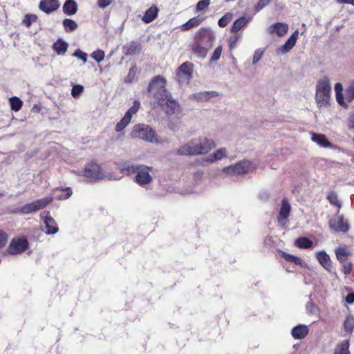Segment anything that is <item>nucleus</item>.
<instances>
[{"label":"nucleus","instance_id":"obj_1","mask_svg":"<svg viewBox=\"0 0 354 354\" xmlns=\"http://www.w3.org/2000/svg\"><path fill=\"white\" fill-rule=\"evenodd\" d=\"M166 80L161 76L155 77L150 82L148 91L158 101L160 106L166 105L165 112L172 115L178 111V104L165 88Z\"/></svg>","mask_w":354,"mask_h":354},{"label":"nucleus","instance_id":"obj_2","mask_svg":"<svg viewBox=\"0 0 354 354\" xmlns=\"http://www.w3.org/2000/svg\"><path fill=\"white\" fill-rule=\"evenodd\" d=\"M216 147L214 141L206 137L195 138L181 145L177 151L179 156L205 155Z\"/></svg>","mask_w":354,"mask_h":354},{"label":"nucleus","instance_id":"obj_3","mask_svg":"<svg viewBox=\"0 0 354 354\" xmlns=\"http://www.w3.org/2000/svg\"><path fill=\"white\" fill-rule=\"evenodd\" d=\"M213 35L206 28H201L196 35V40L192 46L195 56L204 59L214 40Z\"/></svg>","mask_w":354,"mask_h":354},{"label":"nucleus","instance_id":"obj_4","mask_svg":"<svg viewBox=\"0 0 354 354\" xmlns=\"http://www.w3.org/2000/svg\"><path fill=\"white\" fill-rule=\"evenodd\" d=\"M331 86L328 77L320 79L316 86L315 101L319 108L327 107L330 104Z\"/></svg>","mask_w":354,"mask_h":354},{"label":"nucleus","instance_id":"obj_5","mask_svg":"<svg viewBox=\"0 0 354 354\" xmlns=\"http://www.w3.org/2000/svg\"><path fill=\"white\" fill-rule=\"evenodd\" d=\"M131 136L145 140L151 143H158L155 131L150 127L145 124H137L134 126Z\"/></svg>","mask_w":354,"mask_h":354},{"label":"nucleus","instance_id":"obj_6","mask_svg":"<svg viewBox=\"0 0 354 354\" xmlns=\"http://www.w3.org/2000/svg\"><path fill=\"white\" fill-rule=\"evenodd\" d=\"M53 201V198L51 196L39 198L18 208L16 212L21 214H28L46 207Z\"/></svg>","mask_w":354,"mask_h":354},{"label":"nucleus","instance_id":"obj_7","mask_svg":"<svg viewBox=\"0 0 354 354\" xmlns=\"http://www.w3.org/2000/svg\"><path fill=\"white\" fill-rule=\"evenodd\" d=\"M255 168V165L252 162L242 160L234 165L225 167L223 171L229 175H243L253 171Z\"/></svg>","mask_w":354,"mask_h":354},{"label":"nucleus","instance_id":"obj_8","mask_svg":"<svg viewBox=\"0 0 354 354\" xmlns=\"http://www.w3.org/2000/svg\"><path fill=\"white\" fill-rule=\"evenodd\" d=\"M82 174L88 181H95L104 177V174L101 167L93 162L88 163L85 166L84 169L80 171L79 175Z\"/></svg>","mask_w":354,"mask_h":354},{"label":"nucleus","instance_id":"obj_9","mask_svg":"<svg viewBox=\"0 0 354 354\" xmlns=\"http://www.w3.org/2000/svg\"><path fill=\"white\" fill-rule=\"evenodd\" d=\"M193 64L185 62L179 66L176 72L177 80L180 84L187 85L192 77Z\"/></svg>","mask_w":354,"mask_h":354},{"label":"nucleus","instance_id":"obj_10","mask_svg":"<svg viewBox=\"0 0 354 354\" xmlns=\"http://www.w3.org/2000/svg\"><path fill=\"white\" fill-rule=\"evenodd\" d=\"M153 170L151 167L144 165H139L135 176V181L141 186L147 185L151 183L152 176L150 172Z\"/></svg>","mask_w":354,"mask_h":354},{"label":"nucleus","instance_id":"obj_11","mask_svg":"<svg viewBox=\"0 0 354 354\" xmlns=\"http://www.w3.org/2000/svg\"><path fill=\"white\" fill-rule=\"evenodd\" d=\"M329 226L335 232H346L349 229L348 222L344 221L342 215L339 214V210L336 215L329 221Z\"/></svg>","mask_w":354,"mask_h":354},{"label":"nucleus","instance_id":"obj_12","mask_svg":"<svg viewBox=\"0 0 354 354\" xmlns=\"http://www.w3.org/2000/svg\"><path fill=\"white\" fill-rule=\"evenodd\" d=\"M28 245L26 239L23 237L15 238L11 241L7 252L10 254H20L27 249Z\"/></svg>","mask_w":354,"mask_h":354},{"label":"nucleus","instance_id":"obj_13","mask_svg":"<svg viewBox=\"0 0 354 354\" xmlns=\"http://www.w3.org/2000/svg\"><path fill=\"white\" fill-rule=\"evenodd\" d=\"M40 216L44 220L45 223V228L47 230L46 233L48 234H55L58 232V227L55 223V221L49 215V212H43L40 214Z\"/></svg>","mask_w":354,"mask_h":354},{"label":"nucleus","instance_id":"obj_14","mask_svg":"<svg viewBox=\"0 0 354 354\" xmlns=\"http://www.w3.org/2000/svg\"><path fill=\"white\" fill-rule=\"evenodd\" d=\"M299 37V30H296L288 38L286 42L280 48L277 49L278 54H286L289 52L295 45Z\"/></svg>","mask_w":354,"mask_h":354},{"label":"nucleus","instance_id":"obj_15","mask_svg":"<svg viewBox=\"0 0 354 354\" xmlns=\"http://www.w3.org/2000/svg\"><path fill=\"white\" fill-rule=\"evenodd\" d=\"M290 209L291 207L288 201L283 199L282 201L281 207L277 218L278 223L280 225L283 226L286 224V219L290 214Z\"/></svg>","mask_w":354,"mask_h":354},{"label":"nucleus","instance_id":"obj_16","mask_svg":"<svg viewBox=\"0 0 354 354\" xmlns=\"http://www.w3.org/2000/svg\"><path fill=\"white\" fill-rule=\"evenodd\" d=\"M59 6L58 0H41L39 8L45 13L49 14L56 10Z\"/></svg>","mask_w":354,"mask_h":354},{"label":"nucleus","instance_id":"obj_17","mask_svg":"<svg viewBox=\"0 0 354 354\" xmlns=\"http://www.w3.org/2000/svg\"><path fill=\"white\" fill-rule=\"evenodd\" d=\"M288 30V25L286 23L278 22L271 25L268 31L270 33H276L279 37L285 35Z\"/></svg>","mask_w":354,"mask_h":354},{"label":"nucleus","instance_id":"obj_18","mask_svg":"<svg viewBox=\"0 0 354 354\" xmlns=\"http://www.w3.org/2000/svg\"><path fill=\"white\" fill-rule=\"evenodd\" d=\"M227 156V150L225 147L217 149L212 154L207 157L204 161L208 163H213L214 162L221 160Z\"/></svg>","mask_w":354,"mask_h":354},{"label":"nucleus","instance_id":"obj_19","mask_svg":"<svg viewBox=\"0 0 354 354\" xmlns=\"http://www.w3.org/2000/svg\"><path fill=\"white\" fill-rule=\"evenodd\" d=\"M311 140L322 147L330 148L332 147V144L324 134L313 133H311Z\"/></svg>","mask_w":354,"mask_h":354},{"label":"nucleus","instance_id":"obj_20","mask_svg":"<svg viewBox=\"0 0 354 354\" xmlns=\"http://www.w3.org/2000/svg\"><path fill=\"white\" fill-rule=\"evenodd\" d=\"M308 333L307 326L299 324L292 329L291 334L295 339H301L304 338Z\"/></svg>","mask_w":354,"mask_h":354},{"label":"nucleus","instance_id":"obj_21","mask_svg":"<svg viewBox=\"0 0 354 354\" xmlns=\"http://www.w3.org/2000/svg\"><path fill=\"white\" fill-rule=\"evenodd\" d=\"M317 259L320 264L328 271L331 272L333 266L329 256L324 251L317 254Z\"/></svg>","mask_w":354,"mask_h":354},{"label":"nucleus","instance_id":"obj_22","mask_svg":"<svg viewBox=\"0 0 354 354\" xmlns=\"http://www.w3.org/2000/svg\"><path fill=\"white\" fill-rule=\"evenodd\" d=\"M139 165H133L129 162L122 163L119 166V169L124 175L129 176L136 174L138 169Z\"/></svg>","mask_w":354,"mask_h":354},{"label":"nucleus","instance_id":"obj_23","mask_svg":"<svg viewBox=\"0 0 354 354\" xmlns=\"http://www.w3.org/2000/svg\"><path fill=\"white\" fill-rule=\"evenodd\" d=\"M204 20V18L200 17H195L192 19H190L189 21H187L184 24L181 25L180 28L182 31H187L190 29H192L194 27H196L199 26L203 21Z\"/></svg>","mask_w":354,"mask_h":354},{"label":"nucleus","instance_id":"obj_24","mask_svg":"<svg viewBox=\"0 0 354 354\" xmlns=\"http://www.w3.org/2000/svg\"><path fill=\"white\" fill-rule=\"evenodd\" d=\"M336 257L340 263L346 261L347 257L351 254L348 248L346 245L338 247L335 249Z\"/></svg>","mask_w":354,"mask_h":354},{"label":"nucleus","instance_id":"obj_25","mask_svg":"<svg viewBox=\"0 0 354 354\" xmlns=\"http://www.w3.org/2000/svg\"><path fill=\"white\" fill-rule=\"evenodd\" d=\"M158 10L156 6H152L145 13L142 21L145 23H150L154 20L158 15Z\"/></svg>","mask_w":354,"mask_h":354},{"label":"nucleus","instance_id":"obj_26","mask_svg":"<svg viewBox=\"0 0 354 354\" xmlns=\"http://www.w3.org/2000/svg\"><path fill=\"white\" fill-rule=\"evenodd\" d=\"M63 10L68 15H73L77 12V5L74 0H66L63 6Z\"/></svg>","mask_w":354,"mask_h":354},{"label":"nucleus","instance_id":"obj_27","mask_svg":"<svg viewBox=\"0 0 354 354\" xmlns=\"http://www.w3.org/2000/svg\"><path fill=\"white\" fill-rule=\"evenodd\" d=\"M124 48L126 55H137L140 53L141 46L140 44L132 41L128 43Z\"/></svg>","mask_w":354,"mask_h":354},{"label":"nucleus","instance_id":"obj_28","mask_svg":"<svg viewBox=\"0 0 354 354\" xmlns=\"http://www.w3.org/2000/svg\"><path fill=\"white\" fill-rule=\"evenodd\" d=\"M216 93L214 91H203L192 95L191 98L200 102H205L208 100L210 97L214 96Z\"/></svg>","mask_w":354,"mask_h":354},{"label":"nucleus","instance_id":"obj_29","mask_svg":"<svg viewBox=\"0 0 354 354\" xmlns=\"http://www.w3.org/2000/svg\"><path fill=\"white\" fill-rule=\"evenodd\" d=\"M250 19H247L245 17H240L234 21L233 25L231 28L232 32H237L241 28L245 27L249 22Z\"/></svg>","mask_w":354,"mask_h":354},{"label":"nucleus","instance_id":"obj_30","mask_svg":"<svg viewBox=\"0 0 354 354\" xmlns=\"http://www.w3.org/2000/svg\"><path fill=\"white\" fill-rule=\"evenodd\" d=\"M334 354H350L348 340L339 343L335 347Z\"/></svg>","mask_w":354,"mask_h":354},{"label":"nucleus","instance_id":"obj_31","mask_svg":"<svg viewBox=\"0 0 354 354\" xmlns=\"http://www.w3.org/2000/svg\"><path fill=\"white\" fill-rule=\"evenodd\" d=\"M68 48V44L59 39L53 44V49L58 55H64Z\"/></svg>","mask_w":354,"mask_h":354},{"label":"nucleus","instance_id":"obj_32","mask_svg":"<svg viewBox=\"0 0 354 354\" xmlns=\"http://www.w3.org/2000/svg\"><path fill=\"white\" fill-rule=\"evenodd\" d=\"M280 254L281 256L287 261L294 263L296 265L302 266L304 264L303 261L301 259L298 258L297 257H295L290 254H288L283 251H281Z\"/></svg>","mask_w":354,"mask_h":354},{"label":"nucleus","instance_id":"obj_33","mask_svg":"<svg viewBox=\"0 0 354 354\" xmlns=\"http://www.w3.org/2000/svg\"><path fill=\"white\" fill-rule=\"evenodd\" d=\"M131 118L129 114H125L122 119L117 123L115 126V131L119 132L123 130L131 122Z\"/></svg>","mask_w":354,"mask_h":354},{"label":"nucleus","instance_id":"obj_34","mask_svg":"<svg viewBox=\"0 0 354 354\" xmlns=\"http://www.w3.org/2000/svg\"><path fill=\"white\" fill-rule=\"evenodd\" d=\"M295 245L300 248H310L313 246V242L306 237H301L295 241Z\"/></svg>","mask_w":354,"mask_h":354},{"label":"nucleus","instance_id":"obj_35","mask_svg":"<svg viewBox=\"0 0 354 354\" xmlns=\"http://www.w3.org/2000/svg\"><path fill=\"white\" fill-rule=\"evenodd\" d=\"M344 328L348 333H351L354 330V317L352 315L346 317L344 322Z\"/></svg>","mask_w":354,"mask_h":354},{"label":"nucleus","instance_id":"obj_36","mask_svg":"<svg viewBox=\"0 0 354 354\" xmlns=\"http://www.w3.org/2000/svg\"><path fill=\"white\" fill-rule=\"evenodd\" d=\"M327 198L329 201V203L338 207V210L339 211V209L342 207V203L339 201L337 195L335 192H331L328 194Z\"/></svg>","mask_w":354,"mask_h":354},{"label":"nucleus","instance_id":"obj_37","mask_svg":"<svg viewBox=\"0 0 354 354\" xmlns=\"http://www.w3.org/2000/svg\"><path fill=\"white\" fill-rule=\"evenodd\" d=\"M63 26L67 32L73 31L77 28V24L71 19H65L63 21Z\"/></svg>","mask_w":354,"mask_h":354},{"label":"nucleus","instance_id":"obj_38","mask_svg":"<svg viewBox=\"0 0 354 354\" xmlns=\"http://www.w3.org/2000/svg\"><path fill=\"white\" fill-rule=\"evenodd\" d=\"M11 109L14 111H18L22 106V102L17 97H12L9 99Z\"/></svg>","mask_w":354,"mask_h":354},{"label":"nucleus","instance_id":"obj_39","mask_svg":"<svg viewBox=\"0 0 354 354\" xmlns=\"http://www.w3.org/2000/svg\"><path fill=\"white\" fill-rule=\"evenodd\" d=\"M346 98L348 102H351L354 99V80L349 83L346 91Z\"/></svg>","mask_w":354,"mask_h":354},{"label":"nucleus","instance_id":"obj_40","mask_svg":"<svg viewBox=\"0 0 354 354\" xmlns=\"http://www.w3.org/2000/svg\"><path fill=\"white\" fill-rule=\"evenodd\" d=\"M232 18V13H227L224 16H223L218 21V24L220 27L224 28L225 27L229 22L231 21Z\"/></svg>","mask_w":354,"mask_h":354},{"label":"nucleus","instance_id":"obj_41","mask_svg":"<svg viewBox=\"0 0 354 354\" xmlns=\"http://www.w3.org/2000/svg\"><path fill=\"white\" fill-rule=\"evenodd\" d=\"M37 19V17L35 15L30 14L26 15L23 19V24L26 27H29L32 23L36 21Z\"/></svg>","mask_w":354,"mask_h":354},{"label":"nucleus","instance_id":"obj_42","mask_svg":"<svg viewBox=\"0 0 354 354\" xmlns=\"http://www.w3.org/2000/svg\"><path fill=\"white\" fill-rule=\"evenodd\" d=\"M91 57L97 62H101L104 58V52L102 50H97L91 54Z\"/></svg>","mask_w":354,"mask_h":354},{"label":"nucleus","instance_id":"obj_43","mask_svg":"<svg viewBox=\"0 0 354 354\" xmlns=\"http://www.w3.org/2000/svg\"><path fill=\"white\" fill-rule=\"evenodd\" d=\"M210 4V0H201L199 1L196 6V11H201L205 10Z\"/></svg>","mask_w":354,"mask_h":354},{"label":"nucleus","instance_id":"obj_44","mask_svg":"<svg viewBox=\"0 0 354 354\" xmlns=\"http://www.w3.org/2000/svg\"><path fill=\"white\" fill-rule=\"evenodd\" d=\"M137 73V68L136 66H132L129 71V74L127 77L125 79V82L128 83H131L134 77H136V75Z\"/></svg>","mask_w":354,"mask_h":354},{"label":"nucleus","instance_id":"obj_45","mask_svg":"<svg viewBox=\"0 0 354 354\" xmlns=\"http://www.w3.org/2000/svg\"><path fill=\"white\" fill-rule=\"evenodd\" d=\"M84 90V87L82 85L77 84L75 85L71 91V95L73 97L77 98L80 96V95L82 93V92Z\"/></svg>","mask_w":354,"mask_h":354},{"label":"nucleus","instance_id":"obj_46","mask_svg":"<svg viewBox=\"0 0 354 354\" xmlns=\"http://www.w3.org/2000/svg\"><path fill=\"white\" fill-rule=\"evenodd\" d=\"M263 53H264V51L261 49H257L255 50L254 55H253V59H252V64L254 65H255L260 61V59L263 57Z\"/></svg>","mask_w":354,"mask_h":354},{"label":"nucleus","instance_id":"obj_47","mask_svg":"<svg viewBox=\"0 0 354 354\" xmlns=\"http://www.w3.org/2000/svg\"><path fill=\"white\" fill-rule=\"evenodd\" d=\"M140 104L138 101H134L133 105L127 111L125 114H129L131 118H132V115L135 114L140 109Z\"/></svg>","mask_w":354,"mask_h":354},{"label":"nucleus","instance_id":"obj_48","mask_svg":"<svg viewBox=\"0 0 354 354\" xmlns=\"http://www.w3.org/2000/svg\"><path fill=\"white\" fill-rule=\"evenodd\" d=\"M73 55L82 60L83 64L87 61V54L80 49L75 50Z\"/></svg>","mask_w":354,"mask_h":354},{"label":"nucleus","instance_id":"obj_49","mask_svg":"<svg viewBox=\"0 0 354 354\" xmlns=\"http://www.w3.org/2000/svg\"><path fill=\"white\" fill-rule=\"evenodd\" d=\"M8 240V236L4 231L0 230V249L3 248Z\"/></svg>","mask_w":354,"mask_h":354},{"label":"nucleus","instance_id":"obj_50","mask_svg":"<svg viewBox=\"0 0 354 354\" xmlns=\"http://www.w3.org/2000/svg\"><path fill=\"white\" fill-rule=\"evenodd\" d=\"M221 53H222V46H218V47H216L215 48V50L212 55L211 60L213 62L217 61L220 58Z\"/></svg>","mask_w":354,"mask_h":354},{"label":"nucleus","instance_id":"obj_51","mask_svg":"<svg viewBox=\"0 0 354 354\" xmlns=\"http://www.w3.org/2000/svg\"><path fill=\"white\" fill-rule=\"evenodd\" d=\"M240 37L239 35H234L230 37L228 39V45L230 49H232L236 46V44L239 41Z\"/></svg>","mask_w":354,"mask_h":354},{"label":"nucleus","instance_id":"obj_52","mask_svg":"<svg viewBox=\"0 0 354 354\" xmlns=\"http://www.w3.org/2000/svg\"><path fill=\"white\" fill-rule=\"evenodd\" d=\"M62 191H64V189H62ZM64 192H66L65 194H60L57 196L59 200H66L72 195V190L69 187L66 188Z\"/></svg>","mask_w":354,"mask_h":354},{"label":"nucleus","instance_id":"obj_53","mask_svg":"<svg viewBox=\"0 0 354 354\" xmlns=\"http://www.w3.org/2000/svg\"><path fill=\"white\" fill-rule=\"evenodd\" d=\"M342 266V271L345 274H348L351 273L352 270V264L351 262H344Z\"/></svg>","mask_w":354,"mask_h":354},{"label":"nucleus","instance_id":"obj_54","mask_svg":"<svg viewBox=\"0 0 354 354\" xmlns=\"http://www.w3.org/2000/svg\"><path fill=\"white\" fill-rule=\"evenodd\" d=\"M270 2V0H259L256 6V10L259 11L263 9L265 6L268 5Z\"/></svg>","mask_w":354,"mask_h":354},{"label":"nucleus","instance_id":"obj_55","mask_svg":"<svg viewBox=\"0 0 354 354\" xmlns=\"http://www.w3.org/2000/svg\"><path fill=\"white\" fill-rule=\"evenodd\" d=\"M203 171L198 170L194 173L193 178L196 183H198V181H200L201 180V178H203Z\"/></svg>","mask_w":354,"mask_h":354},{"label":"nucleus","instance_id":"obj_56","mask_svg":"<svg viewBox=\"0 0 354 354\" xmlns=\"http://www.w3.org/2000/svg\"><path fill=\"white\" fill-rule=\"evenodd\" d=\"M306 310L308 313H315L316 307L313 302H310V301L308 302L306 304Z\"/></svg>","mask_w":354,"mask_h":354},{"label":"nucleus","instance_id":"obj_57","mask_svg":"<svg viewBox=\"0 0 354 354\" xmlns=\"http://www.w3.org/2000/svg\"><path fill=\"white\" fill-rule=\"evenodd\" d=\"M336 100L341 106H346V104L344 101L343 93L336 94Z\"/></svg>","mask_w":354,"mask_h":354},{"label":"nucleus","instance_id":"obj_58","mask_svg":"<svg viewBox=\"0 0 354 354\" xmlns=\"http://www.w3.org/2000/svg\"><path fill=\"white\" fill-rule=\"evenodd\" d=\"M113 0H98V5L100 8H106L108 6Z\"/></svg>","mask_w":354,"mask_h":354},{"label":"nucleus","instance_id":"obj_59","mask_svg":"<svg viewBox=\"0 0 354 354\" xmlns=\"http://www.w3.org/2000/svg\"><path fill=\"white\" fill-rule=\"evenodd\" d=\"M334 88L336 94L342 93L343 86L341 83H336Z\"/></svg>","mask_w":354,"mask_h":354},{"label":"nucleus","instance_id":"obj_60","mask_svg":"<svg viewBox=\"0 0 354 354\" xmlns=\"http://www.w3.org/2000/svg\"><path fill=\"white\" fill-rule=\"evenodd\" d=\"M348 125L350 129H354V114L350 115L348 118Z\"/></svg>","mask_w":354,"mask_h":354},{"label":"nucleus","instance_id":"obj_61","mask_svg":"<svg viewBox=\"0 0 354 354\" xmlns=\"http://www.w3.org/2000/svg\"><path fill=\"white\" fill-rule=\"evenodd\" d=\"M346 301L348 304L354 303V293L348 294L346 297Z\"/></svg>","mask_w":354,"mask_h":354},{"label":"nucleus","instance_id":"obj_62","mask_svg":"<svg viewBox=\"0 0 354 354\" xmlns=\"http://www.w3.org/2000/svg\"><path fill=\"white\" fill-rule=\"evenodd\" d=\"M338 3H350L354 6V0H335Z\"/></svg>","mask_w":354,"mask_h":354},{"label":"nucleus","instance_id":"obj_63","mask_svg":"<svg viewBox=\"0 0 354 354\" xmlns=\"http://www.w3.org/2000/svg\"><path fill=\"white\" fill-rule=\"evenodd\" d=\"M3 194H2V193H0V196H3Z\"/></svg>","mask_w":354,"mask_h":354}]
</instances>
